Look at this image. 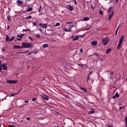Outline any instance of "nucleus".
Wrapping results in <instances>:
<instances>
[{"label":"nucleus","mask_w":127,"mask_h":127,"mask_svg":"<svg viewBox=\"0 0 127 127\" xmlns=\"http://www.w3.org/2000/svg\"><path fill=\"white\" fill-rule=\"evenodd\" d=\"M72 23H73V22H67L66 23V24H72Z\"/></svg>","instance_id":"obj_37"},{"label":"nucleus","mask_w":127,"mask_h":127,"mask_svg":"<svg viewBox=\"0 0 127 127\" xmlns=\"http://www.w3.org/2000/svg\"><path fill=\"white\" fill-rule=\"evenodd\" d=\"M90 80V74H88L87 76V82Z\"/></svg>","instance_id":"obj_31"},{"label":"nucleus","mask_w":127,"mask_h":127,"mask_svg":"<svg viewBox=\"0 0 127 127\" xmlns=\"http://www.w3.org/2000/svg\"><path fill=\"white\" fill-rule=\"evenodd\" d=\"M115 1L116 3H118V2H119V0H115Z\"/></svg>","instance_id":"obj_46"},{"label":"nucleus","mask_w":127,"mask_h":127,"mask_svg":"<svg viewBox=\"0 0 127 127\" xmlns=\"http://www.w3.org/2000/svg\"><path fill=\"white\" fill-rule=\"evenodd\" d=\"M79 51H80V52H81V53H83V50L80 49Z\"/></svg>","instance_id":"obj_43"},{"label":"nucleus","mask_w":127,"mask_h":127,"mask_svg":"<svg viewBox=\"0 0 127 127\" xmlns=\"http://www.w3.org/2000/svg\"><path fill=\"white\" fill-rule=\"evenodd\" d=\"M10 127H15V126H14V125H11Z\"/></svg>","instance_id":"obj_48"},{"label":"nucleus","mask_w":127,"mask_h":127,"mask_svg":"<svg viewBox=\"0 0 127 127\" xmlns=\"http://www.w3.org/2000/svg\"><path fill=\"white\" fill-rule=\"evenodd\" d=\"M66 8H67V9H69V10H70V11L74 10V7H73V6L71 5H66Z\"/></svg>","instance_id":"obj_6"},{"label":"nucleus","mask_w":127,"mask_h":127,"mask_svg":"<svg viewBox=\"0 0 127 127\" xmlns=\"http://www.w3.org/2000/svg\"><path fill=\"white\" fill-rule=\"evenodd\" d=\"M81 90H85V88L82 87V88H81Z\"/></svg>","instance_id":"obj_57"},{"label":"nucleus","mask_w":127,"mask_h":127,"mask_svg":"<svg viewBox=\"0 0 127 127\" xmlns=\"http://www.w3.org/2000/svg\"><path fill=\"white\" fill-rule=\"evenodd\" d=\"M83 21H88V20H90V18L88 17H85L82 19Z\"/></svg>","instance_id":"obj_16"},{"label":"nucleus","mask_w":127,"mask_h":127,"mask_svg":"<svg viewBox=\"0 0 127 127\" xmlns=\"http://www.w3.org/2000/svg\"><path fill=\"white\" fill-rule=\"evenodd\" d=\"M91 44L92 46H96L98 44V42L97 41H92L91 42Z\"/></svg>","instance_id":"obj_12"},{"label":"nucleus","mask_w":127,"mask_h":127,"mask_svg":"<svg viewBox=\"0 0 127 127\" xmlns=\"http://www.w3.org/2000/svg\"><path fill=\"white\" fill-rule=\"evenodd\" d=\"M33 10V8L32 7H28L27 8L26 11L29 12V11H32Z\"/></svg>","instance_id":"obj_14"},{"label":"nucleus","mask_w":127,"mask_h":127,"mask_svg":"<svg viewBox=\"0 0 127 127\" xmlns=\"http://www.w3.org/2000/svg\"><path fill=\"white\" fill-rule=\"evenodd\" d=\"M114 71H110V79H113L114 78Z\"/></svg>","instance_id":"obj_15"},{"label":"nucleus","mask_w":127,"mask_h":127,"mask_svg":"<svg viewBox=\"0 0 127 127\" xmlns=\"http://www.w3.org/2000/svg\"><path fill=\"white\" fill-rule=\"evenodd\" d=\"M29 101H28V100H26V101H25V103H26V104H28Z\"/></svg>","instance_id":"obj_42"},{"label":"nucleus","mask_w":127,"mask_h":127,"mask_svg":"<svg viewBox=\"0 0 127 127\" xmlns=\"http://www.w3.org/2000/svg\"><path fill=\"white\" fill-rule=\"evenodd\" d=\"M17 81L16 80H7L6 82L8 83V84H15Z\"/></svg>","instance_id":"obj_8"},{"label":"nucleus","mask_w":127,"mask_h":127,"mask_svg":"<svg viewBox=\"0 0 127 127\" xmlns=\"http://www.w3.org/2000/svg\"><path fill=\"white\" fill-rule=\"evenodd\" d=\"M123 108H124V107H120V108L119 109V110L121 111V110H122V109H123Z\"/></svg>","instance_id":"obj_45"},{"label":"nucleus","mask_w":127,"mask_h":127,"mask_svg":"<svg viewBox=\"0 0 127 127\" xmlns=\"http://www.w3.org/2000/svg\"><path fill=\"white\" fill-rule=\"evenodd\" d=\"M83 90H84V92H87V90H86L85 89Z\"/></svg>","instance_id":"obj_59"},{"label":"nucleus","mask_w":127,"mask_h":127,"mask_svg":"<svg viewBox=\"0 0 127 127\" xmlns=\"http://www.w3.org/2000/svg\"><path fill=\"white\" fill-rule=\"evenodd\" d=\"M78 39H79V37L77 36L75 37V38L72 39V41H75V40H78Z\"/></svg>","instance_id":"obj_23"},{"label":"nucleus","mask_w":127,"mask_h":127,"mask_svg":"<svg viewBox=\"0 0 127 127\" xmlns=\"http://www.w3.org/2000/svg\"><path fill=\"white\" fill-rule=\"evenodd\" d=\"M110 41V39L108 37H106L102 40V42L104 43V45L106 46Z\"/></svg>","instance_id":"obj_5"},{"label":"nucleus","mask_w":127,"mask_h":127,"mask_svg":"<svg viewBox=\"0 0 127 127\" xmlns=\"http://www.w3.org/2000/svg\"><path fill=\"white\" fill-rule=\"evenodd\" d=\"M94 55H96L97 57H99V54L97 53H94L92 55H90V56H94Z\"/></svg>","instance_id":"obj_20"},{"label":"nucleus","mask_w":127,"mask_h":127,"mask_svg":"<svg viewBox=\"0 0 127 127\" xmlns=\"http://www.w3.org/2000/svg\"><path fill=\"white\" fill-rule=\"evenodd\" d=\"M8 28H9V26L7 27V30H8Z\"/></svg>","instance_id":"obj_60"},{"label":"nucleus","mask_w":127,"mask_h":127,"mask_svg":"<svg viewBox=\"0 0 127 127\" xmlns=\"http://www.w3.org/2000/svg\"><path fill=\"white\" fill-rule=\"evenodd\" d=\"M17 40H18V41H20V40H21V39L17 38Z\"/></svg>","instance_id":"obj_47"},{"label":"nucleus","mask_w":127,"mask_h":127,"mask_svg":"<svg viewBox=\"0 0 127 127\" xmlns=\"http://www.w3.org/2000/svg\"><path fill=\"white\" fill-rule=\"evenodd\" d=\"M116 97H117L116 96V95L113 96V99H116Z\"/></svg>","instance_id":"obj_44"},{"label":"nucleus","mask_w":127,"mask_h":127,"mask_svg":"<svg viewBox=\"0 0 127 127\" xmlns=\"http://www.w3.org/2000/svg\"><path fill=\"white\" fill-rule=\"evenodd\" d=\"M16 2L17 3L18 6H23V7L26 6L25 4H24V3L21 0H17Z\"/></svg>","instance_id":"obj_4"},{"label":"nucleus","mask_w":127,"mask_h":127,"mask_svg":"<svg viewBox=\"0 0 127 127\" xmlns=\"http://www.w3.org/2000/svg\"><path fill=\"white\" fill-rule=\"evenodd\" d=\"M75 26L74 25L70 26V27H74Z\"/></svg>","instance_id":"obj_54"},{"label":"nucleus","mask_w":127,"mask_h":127,"mask_svg":"<svg viewBox=\"0 0 127 127\" xmlns=\"http://www.w3.org/2000/svg\"><path fill=\"white\" fill-rule=\"evenodd\" d=\"M7 20H10V16H7Z\"/></svg>","instance_id":"obj_39"},{"label":"nucleus","mask_w":127,"mask_h":127,"mask_svg":"<svg viewBox=\"0 0 127 127\" xmlns=\"http://www.w3.org/2000/svg\"><path fill=\"white\" fill-rule=\"evenodd\" d=\"M107 127H112V126H110V125H107Z\"/></svg>","instance_id":"obj_55"},{"label":"nucleus","mask_w":127,"mask_h":127,"mask_svg":"<svg viewBox=\"0 0 127 127\" xmlns=\"http://www.w3.org/2000/svg\"><path fill=\"white\" fill-rule=\"evenodd\" d=\"M2 70V68H1V66H0V71H1Z\"/></svg>","instance_id":"obj_52"},{"label":"nucleus","mask_w":127,"mask_h":127,"mask_svg":"<svg viewBox=\"0 0 127 127\" xmlns=\"http://www.w3.org/2000/svg\"><path fill=\"white\" fill-rule=\"evenodd\" d=\"M19 92L20 91H18L17 93H13V94H11V96L12 97H14V96H16V95H17L18 94H19Z\"/></svg>","instance_id":"obj_19"},{"label":"nucleus","mask_w":127,"mask_h":127,"mask_svg":"<svg viewBox=\"0 0 127 127\" xmlns=\"http://www.w3.org/2000/svg\"><path fill=\"white\" fill-rule=\"evenodd\" d=\"M33 53V52H30V53H28V54L30 55V54H31V53Z\"/></svg>","instance_id":"obj_49"},{"label":"nucleus","mask_w":127,"mask_h":127,"mask_svg":"<svg viewBox=\"0 0 127 127\" xmlns=\"http://www.w3.org/2000/svg\"><path fill=\"white\" fill-rule=\"evenodd\" d=\"M125 123L126 124V127H127V117L125 118Z\"/></svg>","instance_id":"obj_26"},{"label":"nucleus","mask_w":127,"mask_h":127,"mask_svg":"<svg viewBox=\"0 0 127 127\" xmlns=\"http://www.w3.org/2000/svg\"><path fill=\"white\" fill-rule=\"evenodd\" d=\"M1 67H2L3 70H7V66H6V64H2L1 65Z\"/></svg>","instance_id":"obj_10"},{"label":"nucleus","mask_w":127,"mask_h":127,"mask_svg":"<svg viewBox=\"0 0 127 127\" xmlns=\"http://www.w3.org/2000/svg\"><path fill=\"white\" fill-rule=\"evenodd\" d=\"M33 25H34L35 26H37V24H36V22H34L33 23Z\"/></svg>","instance_id":"obj_34"},{"label":"nucleus","mask_w":127,"mask_h":127,"mask_svg":"<svg viewBox=\"0 0 127 127\" xmlns=\"http://www.w3.org/2000/svg\"><path fill=\"white\" fill-rule=\"evenodd\" d=\"M124 36H122L121 37L118 45L117 47V49L120 50V49L121 48V46H122V43H123V41L124 40Z\"/></svg>","instance_id":"obj_3"},{"label":"nucleus","mask_w":127,"mask_h":127,"mask_svg":"<svg viewBox=\"0 0 127 127\" xmlns=\"http://www.w3.org/2000/svg\"><path fill=\"white\" fill-rule=\"evenodd\" d=\"M35 37H37V38H40V35H39V34H36Z\"/></svg>","instance_id":"obj_28"},{"label":"nucleus","mask_w":127,"mask_h":127,"mask_svg":"<svg viewBox=\"0 0 127 127\" xmlns=\"http://www.w3.org/2000/svg\"><path fill=\"white\" fill-rule=\"evenodd\" d=\"M38 12H40V9H39Z\"/></svg>","instance_id":"obj_62"},{"label":"nucleus","mask_w":127,"mask_h":127,"mask_svg":"<svg viewBox=\"0 0 127 127\" xmlns=\"http://www.w3.org/2000/svg\"><path fill=\"white\" fill-rule=\"evenodd\" d=\"M92 74H93V72L92 71H90L88 75H89V76H90V75H92Z\"/></svg>","instance_id":"obj_40"},{"label":"nucleus","mask_w":127,"mask_h":127,"mask_svg":"<svg viewBox=\"0 0 127 127\" xmlns=\"http://www.w3.org/2000/svg\"><path fill=\"white\" fill-rule=\"evenodd\" d=\"M47 47H48V44H44L43 45V48H47Z\"/></svg>","instance_id":"obj_22"},{"label":"nucleus","mask_w":127,"mask_h":127,"mask_svg":"<svg viewBox=\"0 0 127 127\" xmlns=\"http://www.w3.org/2000/svg\"><path fill=\"white\" fill-rule=\"evenodd\" d=\"M42 98L43 99V100H45L46 101H48L49 100V98L46 94H43L42 95Z\"/></svg>","instance_id":"obj_7"},{"label":"nucleus","mask_w":127,"mask_h":127,"mask_svg":"<svg viewBox=\"0 0 127 127\" xmlns=\"http://www.w3.org/2000/svg\"><path fill=\"white\" fill-rule=\"evenodd\" d=\"M113 8L112 7H110L108 10L109 14L108 20H111V19H112V17H113V16L114 15V10H113Z\"/></svg>","instance_id":"obj_1"},{"label":"nucleus","mask_w":127,"mask_h":127,"mask_svg":"<svg viewBox=\"0 0 127 127\" xmlns=\"http://www.w3.org/2000/svg\"><path fill=\"white\" fill-rule=\"evenodd\" d=\"M112 51V49H108L107 50V51H106V54H109V53H110V52H111Z\"/></svg>","instance_id":"obj_18"},{"label":"nucleus","mask_w":127,"mask_h":127,"mask_svg":"<svg viewBox=\"0 0 127 127\" xmlns=\"http://www.w3.org/2000/svg\"><path fill=\"white\" fill-rule=\"evenodd\" d=\"M29 120H30V118H27V121H29Z\"/></svg>","instance_id":"obj_50"},{"label":"nucleus","mask_w":127,"mask_h":127,"mask_svg":"<svg viewBox=\"0 0 127 127\" xmlns=\"http://www.w3.org/2000/svg\"><path fill=\"white\" fill-rule=\"evenodd\" d=\"M99 14H100V15H102V14H103V11L100 10H99Z\"/></svg>","instance_id":"obj_32"},{"label":"nucleus","mask_w":127,"mask_h":127,"mask_svg":"<svg viewBox=\"0 0 127 127\" xmlns=\"http://www.w3.org/2000/svg\"><path fill=\"white\" fill-rule=\"evenodd\" d=\"M28 38H29V39H30V40L33 41V39H32V38L31 37H29Z\"/></svg>","instance_id":"obj_36"},{"label":"nucleus","mask_w":127,"mask_h":127,"mask_svg":"<svg viewBox=\"0 0 127 127\" xmlns=\"http://www.w3.org/2000/svg\"><path fill=\"white\" fill-rule=\"evenodd\" d=\"M2 52H3V51H4V50L3 49V50H2Z\"/></svg>","instance_id":"obj_63"},{"label":"nucleus","mask_w":127,"mask_h":127,"mask_svg":"<svg viewBox=\"0 0 127 127\" xmlns=\"http://www.w3.org/2000/svg\"><path fill=\"white\" fill-rule=\"evenodd\" d=\"M71 38H74V37H71Z\"/></svg>","instance_id":"obj_64"},{"label":"nucleus","mask_w":127,"mask_h":127,"mask_svg":"<svg viewBox=\"0 0 127 127\" xmlns=\"http://www.w3.org/2000/svg\"><path fill=\"white\" fill-rule=\"evenodd\" d=\"M39 26H41L42 28H47V24L40 23Z\"/></svg>","instance_id":"obj_9"},{"label":"nucleus","mask_w":127,"mask_h":127,"mask_svg":"<svg viewBox=\"0 0 127 127\" xmlns=\"http://www.w3.org/2000/svg\"><path fill=\"white\" fill-rule=\"evenodd\" d=\"M39 9H41V6H40Z\"/></svg>","instance_id":"obj_61"},{"label":"nucleus","mask_w":127,"mask_h":127,"mask_svg":"<svg viewBox=\"0 0 127 127\" xmlns=\"http://www.w3.org/2000/svg\"><path fill=\"white\" fill-rule=\"evenodd\" d=\"M22 47L20 46L15 45L13 47L14 49H21Z\"/></svg>","instance_id":"obj_13"},{"label":"nucleus","mask_w":127,"mask_h":127,"mask_svg":"<svg viewBox=\"0 0 127 127\" xmlns=\"http://www.w3.org/2000/svg\"><path fill=\"white\" fill-rule=\"evenodd\" d=\"M43 14V13H39V15H42Z\"/></svg>","instance_id":"obj_56"},{"label":"nucleus","mask_w":127,"mask_h":127,"mask_svg":"<svg viewBox=\"0 0 127 127\" xmlns=\"http://www.w3.org/2000/svg\"><path fill=\"white\" fill-rule=\"evenodd\" d=\"M115 96H116V98H119L120 97V94L117 92L115 94Z\"/></svg>","instance_id":"obj_27"},{"label":"nucleus","mask_w":127,"mask_h":127,"mask_svg":"<svg viewBox=\"0 0 127 127\" xmlns=\"http://www.w3.org/2000/svg\"><path fill=\"white\" fill-rule=\"evenodd\" d=\"M64 31H65V32H71L72 31L71 30V27H70L68 29L66 28H64Z\"/></svg>","instance_id":"obj_11"},{"label":"nucleus","mask_w":127,"mask_h":127,"mask_svg":"<svg viewBox=\"0 0 127 127\" xmlns=\"http://www.w3.org/2000/svg\"><path fill=\"white\" fill-rule=\"evenodd\" d=\"M0 66H1V61L0 60Z\"/></svg>","instance_id":"obj_51"},{"label":"nucleus","mask_w":127,"mask_h":127,"mask_svg":"<svg viewBox=\"0 0 127 127\" xmlns=\"http://www.w3.org/2000/svg\"><path fill=\"white\" fill-rule=\"evenodd\" d=\"M23 31H27L26 30H23Z\"/></svg>","instance_id":"obj_58"},{"label":"nucleus","mask_w":127,"mask_h":127,"mask_svg":"<svg viewBox=\"0 0 127 127\" xmlns=\"http://www.w3.org/2000/svg\"><path fill=\"white\" fill-rule=\"evenodd\" d=\"M91 114H95V111L91 110L88 112V115H91Z\"/></svg>","instance_id":"obj_21"},{"label":"nucleus","mask_w":127,"mask_h":127,"mask_svg":"<svg viewBox=\"0 0 127 127\" xmlns=\"http://www.w3.org/2000/svg\"><path fill=\"white\" fill-rule=\"evenodd\" d=\"M33 47V45L31 43H22V48H32Z\"/></svg>","instance_id":"obj_2"},{"label":"nucleus","mask_w":127,"mask_h":127,"mask_svg":"<svg viewBox=\"0 0 127 127\" xmlns=\"http://www.w3.org/2000/svg\"><path fill=\"white\" fill-rule=\"evenodd\" d=\"M31 18H32V16H29L28 17H27L26 18H25V19H31Z\"/></svg>","instance_id":"obj_25"},{"label":"nucleus","mask_w":127,"mask_h":127,"mask_svg":"<svg viewBox=\"0 0 127 127\" xmlns=\"http://www.w3.org/2000/svg\"><path fill=\"white\" fill-rule=\"evenodd\" d=\"M36 100H37V98H33L32 99V102H35V101H36Z\"/></svg>","instance_id":"obj_29"},{"label":"nucleus","mask_w":127,"mask_h":127,"mask_svg":"<svg viewBox=\"0 0 127 127\" xmlns=\"http://www.w3.org/2000/svg\"><path fill=\"white\" fill-rule=\"evenodd\" d=\"M17 37H18L19 38H22V37H23V36L22 35H17Z\"/></svg>","instance_id":"obj_30"},{"label":"nucleus","mask_w":127,"mask_h":127,"mask_svg":"<svg viewBox=\"0 0 127 127\" xmlns=\"http://www.w3.org/2000/svg\"><path fill=\"white\" fill-rule=\"evenodd\" d=\"M74 1L75 4H76V5H77V1H76V0H74Z\"/></svg>","instance_id":"obj_41"},{"label":"nucleus","mask_w":127,"mask_h":127,"mask_svg":"<svg viewBox=\"0 0 127 127\" xmlns=\"http://www.w3.org/2000/svg\"><path fill=\"white\" fill-rule=\"evenodd\" d=\"M5 41L6 42H9V36L8 35H6V37L5 38Z\"/></svg>","instance_id":"obj_17"},{"label":"nucleus","mask_w":127,"mask_h":127,"mask_svg":"<svg viewBox=\"0 0 127 127\" xmlns=\"http://www.w3.org/2000/svg\"><path fill=\"white\" fill-rule=\"evenodd\" d=\"M120 26H121V25H120L119 26V27L117 28V29L116 32V34H117V33H118V30H119V28H120Z\"/></svg>","instance_id":"obj_33"},{"label":"nucleus","mask_w":127,"mask_h":127,"mask_svg":"<svg viewBox=\"0 0 127 127\" xmlns=\"http://www.w3.org/2000/svg\"><path fill=\"white\" fill-rule=\"evenodd\" d=\"M33 53H34V54H37V53H38V52L34 51V52H33Z\"/></svg>","instance_id":"obj_38"},{"label":"nucleus","mask_w":127,"mask_h":127,"mask_svg":"<svg viewBox=\"0 0 127 127\" xmlns=\"http://www.w3.org/2000/svg\"><path fill=\"white\" fill-rule=\"evenodd\" d=\"M60 25V23H57L55 26H59Z\"/></svg>","instance_id":"obj_35"},{"label":"nucleus","mask_w":127,"mask_h":127,"mask_svg":"<svg viewBox=\"0 0 127 127\" xmlns=\"http://www.w3.org/2000/svg\"><path fill=\"white\" fill-rule=\"evenodd\" d=\"M78 66H81V67H83V66H82V65L80 64H78Z\"/></svg>","instance_id":"obj_53"},{"label":"nucleus","mask_w":127,"mask_h":127,"mask_svg":"<svg viewBox=\"0 0 127 127\" xmlns=\"http://www.w3.org/2000/svg\"><path fill=\"white\" fill-rule=\"evenodd\" d=\"M13 40H14V36H12V38L9 40V42H11Z\"/></svg>","instance_id":"obj_24"}]
</instances>
